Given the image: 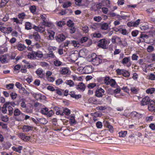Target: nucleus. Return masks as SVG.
Segmentation results:
<instances>
[{
    "mask_svg": "<svg viewBox=\"0 0 155 155\" xmlns=\"http://www.w3.org/2000/svg\"><path fill=\"white\" fill-rule=\"evenodd\" d=\"M43 71L41 68L38 69L35 71L36 73L41 78H42L43 77Z\"/></svg>",
    "mask_w": 155,
    "mask_h": 155,
    "instance_id": "16",
    "label": "nucleus"
},
{
    "mask_svg": "<svg viewBox=\"0 0 155 155\" xmlns=\"http://www.w3.org/2000/svg\"><path fill=\"white\" fill-rule=\"evenodd\" d=\"M48 111V109L46 107H45L41 109L40 110V112L43 114L47 115Z\"/></svg>",
    "mask_w": 155,
    "mask_h": 155,
    "instance_id": "30",
    "label": "nucleus"
},
{
    "mask_svg": "<svg viewBox=\"0 0 155 155\" xmlns=\"http://www.w3.org/2000/svg\"><path fill=\"white\" fill-rule=\"evenodd\" d=\"M10 96L12 99L14 100L17 97V94L15 93L12 92L10 94Z\"/></svg>",
    "mask_w": 155,
    "mask_h": 155,
    "instance_id": "38",
    "label": "nucleus"
},
{
    "mask_svg": "<svg viewBox=\"0 0 155 155\" xmlns=\"http://www.w3.org/2000/svg\"><path fill=\"white\" fill-rule=\"evenodd\" d=\"M153 100H151L148 96H146L143 98L141 104L142 105L144 106L149 104Z\"/></svg>",
    "mask_w": 155,
    "mask_h": 155,
    "instance_id": "8",
    "label": "nucleus"
},
{
    "mask_svg": "<svg viewBox=\"0 0 155 155\" xmlns=\"http://www.w3.org/2000/svg\"><path fill=\"white\" fill-rule=\"evenodd\" d=\"M64 111H63L62 110H61L59 109L58 111H57L56 114L57 115H60L61 116H63L64 115Z\"/></svg>",
    "mask_w": 155,
    "mask_h": 155,
    "instance_id": "44",
    "label": "nucleus"
},
{
    "mask_svg": "<svg viewBox=\"0 0 155 155\" xmlns=\"http://www.w3.org/2000/svg\"><path fill=\"white\" fill-rule=\"evenodd\" d=\"M26 15L24 12L19 13L18 15V20L17 18H12L14 22H16L17 24H22L23 20L24 19Z\"/></svg>",
    "mask_w": 155,
    "mask_h": 155,
    "instance_id": "2",
    "label": "nucleus"
},
{
    "mask_svg": "<svg viewBox=\"0 0 155 155\" xmlns=\"http://www.w3.org/2000/svg\"><path fill=\"white\" fill-rule=\"evenodd\" d=\"M61 62L58 60H56L54 61V64L55 66H59L61 64Z\"/></svg>",
    "mask_w": 155,
    "mask_h": 155,
    "instance_id": "42",
    "label": "nucleus"
},
{
    "mask_svg": "<svg viewBox=\"0 0 155 155\" xmlns=\"http://www.w3.org/2000/svg\"><path fill=\"white\" fill-rule=\"evenodd\" d=\"M16 46L18 50L20 51H22L26 48V46L20 43H18L17 45Z\"/></svg>",
    "mask_w": 155,
    "mask_h": 155,
    "instance_id": "15",
    "label": "nucleus"
},
{
    "mask_svg": "<svg viewBox=\"0 0 155 155\" xmlns=\"http://www.w3.org/2000/svg\"><path fill=\"white\" fill-rule=\"evenodd\" d=\"M43 25L45 27H50L51 25V22H47V20L43 22Z\"/></svg>",
    "mask_w": 155,
    "mask_h": 155,
    "instance_id": "41",
    "label": "nucleus"
},
{
    "mask_svg": "<svg viewBox=\"0 0 155 155\" xmlns=\"http://www.w3.org/2000/svg\"><path fill=\"white\" fill-rule=\"evenodd\" d=\"M122 72V75L125 77H128L130 75L129 73L126 70H124V71Z\"/></svg>",
    "mask_w": 155,
    "mask_h": 155,
    "instance_id": "35",
    "label": "nucleus"
},
{
    "mask_svg": "<svg viewBox=\"0 0 155 155\" xmlns=\"http://www.w3.org/2000/svg\"><path fill=\"white\" fill-rule=\"evenodd\" d=\"M138 31L137 30H135L134 31H133L132 32L131 34L133 36V37H136V36L138 34Z\"/></svg>",
    "mask_w": 155,
    "mask_h": 155,
    "instance_id": "56",
    "label": "nucleus"
},
{
    "mask_svg": "<svg viewBox=\"0 0 155 155\" xmlns=\"http://www.w3.org/2000/svg\"><path fill=\"white\" fill-rule=\"evenodd\" d=\"M55 39L58 43H61L65 39V37L63 33L58 34L55 37Z\"/></svg>",
    "mask_w": 155,
    "mask_h": 155,
    "instance_id": "5",
    "label": "nucleus"
},
{
    "mask_svg": "<svg viewBox=\"0 0 155 155\" xmlns=\"http://www.w3.org/2000/svg\"><path fill=\"white\" fill-rule=\"evenodd\" d=\"M96 126L98 128H101L102 127V123L98 121L96 123Z\"/></svg>",
    "mask_w": 155,
    "mask_h": 155,
    "instance_id": "62",
    "label": "nucleus"
},
{
    "mask_svg": "<svg viewBox=\"0 0 155 155\" xmlns=\"http://www.w3.org/2000/svg\"><path fill=\"white\" fill-rule=\"evenodd\" d=\"M91 61L94 65H97L101 63L102 60L99 57H97L95 53H93L91 56Z\"/></svg>",
    "mask_w": 155,
    "mask_h": 155,
    "instance_id": "1",
    "label": "nucleus"
},
{
    "mask_svg": "<svg viewBox=\"0 0 155 155\" xmlns=\"http://www.w3.org/2000/svg\"><path fill=\"white\" fill-rule=\"evenodd\" d=\"M67 25L69 27H73L74 25V23L73 21L71 20H68L67 22Z\"/></svg>",
    "mask_w": 155,
    "mask_h": 155,
    "instance_id": "40",
    "label": "nucleus"
},
{
    "mask_svg": "<svg viewBox=\"0 0 155 155\" xmlns=\"http://www.w3.org/2000/svg\"><path fill=\"white\" fill-rule=\"evenodd\" d=\"M154 50V47L152 45L148 46L147 48V50L148 52H151Z\"/></svg>",
    "mask_w": 155,
    "mask_h": 155,
    "instance_id": "36",
    "label": "nucleus"
},
{
    "mask_svg": "<svg viewBox=\"0 0 155 155\" xmlns=\"http://www.w3.org/2000/svg\"><path fill=\"white\" fill-rule=\"evenodd\" d=\"M96 86V84L95 83H92L89 84L87 85V87L90 89Z\"/></svg>",
    "mask_w": 155,
    "mask_h": 155,
    "instance_id": "53",
    "label": "nucleus"
},
{
    "mask_svg": "<svg viewBox=\"0 0 155 155\" xmlns=\"http://www.w3.org/2000/svg\"><path fill=\"white\" fill-rule=\"evenodd\" d=\"M48 33L50 34L49 35V38L51 40L53 39L51 38H54V32L53 31H51V32H49Z\"/></svg>",
    "mask_w": 155,
    "mask_h": 155,
    "instance_id": "48",
    "label": "nucleus"
},
{
    "mask_svg": "<svg viewBox=\"0 0 155 155\" xmlns=\"http://www.w3.org/2000/svg\"><path fill=\"white\" fill-rule=\"evenodd\" d=\"M148 79L151 80H155V75L153 74H150L149 75Z\"/></svg>",
    "mask_w": 155,
    "mask_h": 155,
    "instance_id": "46",
    "label": "nucleus"
},
{
    "mask_svg": "<svg viewBox=\"0 0 155 155\" xmlns=\"http://www.w3.org/2000/svg\"><path fill=\"white\" fill-rule=\"evenodd\" d=\"M45 30V26L43 25L41 26L40 25H38V31L41 33L44 32Z\"/></svg>",
    "mask_w": 155,
    "mask_h": 155,
    "instance_id": "19",
    "label": "nucleus"
},
{
    "mask_svg": "<svg viewBox=\"0 0 155 155\" xmlns=\"http://www.w3.org/2000/svg\"><path fill=\"white\" fill-rule=\"evenodd\" d=\"M110 80V79L109 77H106L105 78L104 80L105 84L107 85H109V81Z\"/></svg>",
    "mask_w": 155,
    "mask_h": 155,
    "instance_id": "43",
    "label": "nucleus"
},
{
    "mask_svg": "<svg viewBox=\"0 0 155 155\" xmlns=\"http://www.w3.org/2000/svg\"><path fill=\"white\" fill-rule=\"evenodd\" d=\"M130 59L129 57H125L122 61V63L123 64H126L130 62Z\"/></svg>",
    "mask_w": 155,
    "mask_h": 155,
    "instance_id": "25",
    "label": "nucleus"
},
{
    "mask_svg": "<svg viewBox=\"0 0 155 155\" xmlns=\"http://www.w3.org/2000/svg\"><path fill=\"white\" fill-rule=\"evenodd\" d=\"M99 42L97 45L99 47L104 49L107 48L106 44H107V41L105 39H101L99 41Z\"/></svg>",
    "mask_w": 155,
    "mask_h": 155,
    "instance_id": "7",
    "label": "nucleus"
},
{
    "mask_svg": "<svg viewBox=\"0 0 155 155\" xmlns=\"http://www.w3.org/2000/svg\"><path fill=\"white\" fill-rule=\"evenodd\" d=\"M65 24V22L63 21H60L57 23V25L58 26L61 27L63 25Z\"/></svg>",
    "mask_w": 155,
    "mask_h": 155,
    "instance_id": "51",
    "label": "nucleus"
},
{
    "mask_svg": "<svg viewBox=\"0 0 155 155\" xmlns=\"http://www.w3.org/2000/svg\"><path fill=\"white\" fill-rule=\"evenodd\" d=\"M8 106L14 107L16 105V104L14 102H6Z\"/></svg>",
    "mask_w": 155,
    "mask_h": 155,
    "instance_id": "58",
    "label": "nucleus"
},
{
    "mask_svg": "<svg viewBox=\"0 0 155 155\" xmlns=\"http://www.w3.org/2000/svg\"><path fill=\"white\" fill-rule=\"evenodd\" d=\"M14 118H15L16 121H20L22 120L24 118L23 117V118H21V117L17 118V116L20 115V117L21 116L23 117V116H24V115L21 113L20 110L18 108L16 109L15 110V111L14 112Z\"/></svg>",
    "mask_w": 155,
    "mask_h": 155,
    "instance_id": "3",
    "label": "nucleus"
},
{
    "mask_svg": "<svg viewBox=\"0 0 155 155\" xmlns=\"http://www.w3.org/2000/svg\"><path fill=\"white\" fill-rule=\"evenodd\" d=\"M21 102V106L23 108H25L26 107V105L25 103V100L23 98L21 99L20 101Z\"/></svg>",
    "mask_w": 155,
    "mask_h": 155,
    "instance_id": "28",
    "label": "nucleus"
},
{
    "mask_svg": "<svg viewBox=\"0 0 155 155\" xmlns=\"http://www.w3.org/2000/svg\"><path fill=\"white\" fill-rule=\"evenodd\" d=\"M33 36L34 39L36 41H40L41 37L38 32H34Z\"/></svg>",
    "mask_w": 155,
    "mask_h": 155,
    "instance_id": "14",
    "label": "nucleus"
},
{
    "mask_svg": "<svg viewBox=\"0 0 155 155\" xmlns=\"http://www.w3.org/2000/svg\"><path fill=\"white\" fill-rule=\"evenodd\" d=\"M149 127L153 130H155V124L152 123L150 124Z\"/></svg>",
    "mask_w": 155,
    "mask_h": 155,
    "instance_id": "64",
    "label": "nucleus"
},
{
    "mask_svg": "<svg viewBox=\"0 0 155 155\" xmlns=\"http://www.w3.org/2000/svg\"><path fill=\"white\" fill-rule=\"evenodd\" d=\"M0 61L2 63H4L6 61V58L4 55H2V57L0 56Z\"/></svg>",
    "mask_w": 155,
    "mask_h": 155,
    "instance_id": "50",
    "label": "nucleus"
},
{
    "mask_svg": "<svg viewBox=\"0 0 155 155\" xmlns=\"http://www.w3.org/2000/svg\"><path fill=\"white\" fill-rule=\"evenodd\" d=\"M65 83L70 87H73L74 85V83L71 80H67L65 81Z\"/></svg>",
    "mask_w": 155,
    "mask_h": 155,
    "instance_id": "24",
    "label": "nucleus"
},
{
    "mask_svg": "<svg viewBox=\"0 0 155 155\" xmlns=\"http://www.w3.org/2000/svg\"><path fill=\"white\" fill-rule=\"evenodd\" d=\"M63 81L61 79H58L56 81V84L58 85L62 83Z\"/></svg>",
    "mask_w": 155,
    "mask_h": 155,
    "instance_id": "63",
    "label": "nucleus"
},
{
    "mask_svg": "<svg viewBox=\"0 0 155 155\" xmlns=\"http://www.w3.org/2000/svg\"><path fill=\"white\" fill-rule=\"evenodd\" d=\"M148 109L150 111L155 112V102L153 100L151 101L148 104Z\"/></svg>",
    "mask_w": 155,
    "mask_h": 155,
    "instance_id": "9",
    "label": "nucleus"
},
{
    "mask_svg": "<svg viewBox=\"0 0 155 155\" xmlns=\"http://www.w3.org/2000/svg\"><path fill=\"white\" fill-rule=\"evenodd\" d=\"M54 113V112L52 110H49V111H48L47 115L48 117H51L52 115Z\"/></svg>",
    "mask_w": 155,
    "mask_h": 155,
    "instance_id": "60",
    "label": "nucleus"
},
{
    "mask_svg": "<svg viewBox=\"0 0 155 155\" xmlns=\"http://www.w3.org/2000/svg\"><path fill=\"white\" fill-rule=\"evenodd\" d=\"M0 2V8L5 6L9 0H1Z\"/></svg>",
    "mask_w": 155,
    "mask_h": 155,
    "instance_id": "18",
    "label": "nucleus"
},
{
    "mask_svg": "<svg viewBox=\"0 0 155 155\" xmlns=\"http://www.w3.org/2000/svg\"><path fill=\"white\" fill-rule=\"evenodd\" d=\"M116 31H119L123 35H126L127 33V31L126 29H121L117 28Z\"/></svg>",
    "mask_w": 155,
    "mask_h": 155,
    "instance_id": "26",
    "label": "nucleus"
},
{
    "mask_svg": "<svg viewBox=\"0 0 155 155\" xmlns=\"http://www.w3.org/2000/svg\"><path fill=\"white\" fill-rule=\"evenodd\" d=\"M71 44H73V45L74 47H78L80 45L79 44V43L77 41H71Z\"/></svg>",
    "mask_w": 155,
    "mask_h": 155,
    "instance_id": "34",
    "label": "nucleus"
},
{
    "mask_svg": "<svg viewBox=\"0 0 155 155\" xmlns=\"http://www.w3.org/2000/svg\"><path fill=\"white\" fill-rule=\"evenodd\" d=\"M105 92L104 90L101 87H98L95 91V96L98 97H102Z\"/></svg>",
    "mask_w": 155,
    "mask_h": 155,
    "instance_id": "4",
    "label": "nucleus"
},
{
    "mask_svg": "<svg viewBox=\"0 0 155 155\" xmlns=\"http://www.w3.org/2000/svg\"><path fill=\"white\" fill-rule=\"evenodd\" d=\"M76 31V28L73 27H71L69 28V32L71 34L74 33Z\"/></svg>",
    "mask_w": 155,
    "mask_h": 155,
    "instance_id": "55",
    "label": "nucleus"
},
{
    "mask_svg": "<svg viewBox=\"0 0 155 155\" xmlns=\"http://www.w3.org/2000/svg\"><path fill=\"white\" fill-rule=\"evenodd\" d=\"M127 133V132L126 131H121L119 133V136L121 137H124L126 136Z\"/></svg>",
    "mask_w": 155,
    "mask_h": 155,
    "instance_id": "33",
    "label": "nucleus"
},
{
    "mask_svg": "<svg viewBox=\"0 0 155 155\" xmlns=\"http://www.w3.org/2000/svg\"><path fill=\"white\" fill-rule=\"evenodd\" d=\"M43 54L42 52L40 51H38L36 55V57L41 58L43 57Z\"/></svg>",
    "mask_w": 155,
    "mask_h": 155,
    "instance_id": "32",
    "label": "nucleus"
},
{
    "mask_svg": "<svg viewBox=\"0 0 155 155\" xmlns=\"http://www.w3.org/2000/svg\"><path fill=\"white\" fill-rule=\"evenodd\" d=\"M88 40V38L86 37H84L82 38L80 41V42L82 43L86 42Z\"/></svg>",
    "mask_w": 155,
    "mask_h": 155,
    "instance_id": "47",
    "label": "nucleus"
},
{
    "mask_svg": "<svg viewBox=\"0 0 155 155\" xmlns=\"http://www.w3.org/2000/svg\"><path fill=\"white\" fill-rule=\"evenodd\" d=\"M38 121V124H46L48 122V121L45 118H41L37 119Z\"/></svg>",
    "mask_w": 155,
    "mask_h": 155,
    "instance_id": "17",
    "label": "nucleus"
},
{
    "mask_svg": "<svg viewBox=\"0 0 155 155\" xmlns=\"http://www.w3.org/2000/svg\"><path fill=\"white\" fill-rule=\"evenodd\" d=\"M105 126L107 128H108L109 130L111 133L113 132L114 130L113 127V126L110 124L109 122L107 121H106L105 124Z\"/></svg>",
    "mask_w": 155,
    "mask_h": 155,
    "instance_id": "12",
    "label": "nucleus"
},
{
    "mask_svg": "<svg viewBox=\"0 0 155 155\" xmlns=\"http://www.w3.org/2000/svg\"><path fill=\"white\" fill-rule=\"evenodd\" d=\"M19 91L20 93L23 95L28 96L29 94V92L23 87H21Z\"/></svg>",
    "mask_w": 155,
    "mask_h": 155,
    "instance_id": "11",
    "label": "nucleus"
},
{
    "mask_svg": "<svg viewBox=\"0 0 155 155\" xmlns=\"http://www.w3.org/2000/svg\"><path fill=\"white\" fill-rule=\"evenodd\" d=\"M99 25H101V29L104 30H107L108 29L109 26L108 24L106 23H104L101 25L100 24L96 23L94 25L93 28H94L95 30V27H96L97 28V26H99Z\"/></svg>",
    "mask_w": 155,
    "mask_h": 155,
    "instance_id": "6",
    "label": "nucleus"
},
{
    "mask_svg": "<svg viewBox=\"0 0 155 155\" xmlns=\"http://www.w3.org/2000/svg\"><path fill=\"white\" fill-rule=\"evenodd\" d=\"M14 86V84H7L6 85V87L9 90L12 89L13 88Z\"/></svg>",
    "mask_w": 155,
    "mask_h": 155,
    "instance_id": "39",
    "label": "nucleus"
},
{
    "mask_svg": "<svg viewBox=\"0 0 155 155\" xmlns=\"http://www.w3.org/2000/svg\"><path fill=\"white\" fill-rule=\"evenodd\" d=\"M8 105L6 103H5L3 105V107H2L1 110L2 111L3 113V114H6L7 111V110L6 109Z\"/></svg>",
    "mask_w": 155,
    "mask_h": 155,
    "instance_id": "22",
    "label": "nucleus"
},
{
    "mask_svg": "<svg viewBox=\"0 0 155 155\" xmlns=\"http://www.w3.org/2000/svg\"><path fill=\"white\" fill-rule=\"evenodd\" d=\"M30 9L31 12L32 13H34L36 11V7L34 5L31 6L30 7Z\"/></svg>",
    "mask_w": 155,
    "mask_h": 155,
    "instance_id": "45",
    "label": "nucleus"
},
{
    "mask_svg": "<svg viewBox=\"0 0 155 155\" xmlns=\"http://www.w3.org/2000/svg\"><path fill=\"white\" fill-rule=\"evenodd\" d=\"M33 127L28 125H24L23 127V130L24 132H28L30 130H32Z\"/></svg>",
    "mask_w": 155,
    "mask_h": 155,
    "instance_id": "13",
    "label": "nucleus"
},
{
    "mask_svg": "<svg viewBox=\"0 0 155 155\" xmlns=\"http://www.w3.org/2000/svg\"><path fill=\"white\" fill-rule=\"evenodd\" d=\"M7 107L8 110V115L10 116L12 115L13 113V108L12 106L10 105L8 106Z\"/></svg>",
    "mask_w": 155,
    "mask_h": 155,
    "instance_id": "23",
    "label": "nucleus"
},
{
    "mask_svg": "<svg viewBox=\"0 0 155 155\" xmlns=\"http://www.w3.org/2000/svg\"><path fill=\"white\" fill-rule=\"evenodd\" d=\"M64 114L67 115H69L70 113V110L68 108H65L64 110Z\"/></svg>",
    "mask_w": 155,
    "mask_h": 155,
    "instance_id": "49",
    "label": "nucleus"
},
{
    "mask_svg": "<svg viewBox=\"0 0 155 155\" xmlns=\"http://www.w3.org/2000/svg\"><path fill=\"white\" fill-rule=\"evenodd\" d=\"M1 120L5 122H7L8 121L9 118L8 117L7 115L5 116L2 115Z\"/></svg>",
    "mask_w": 155,
    "mask_h": 155,
    "instance_id": "27",
    "label": "nucleus"
},
{
    "mask_svg": "<svg viewBox=\"0 0 155 155\" xmlns=\"http://www.w3.org/2000/svg\"><path fill=\"white\" fill-rule=\"evenodd\" d=\"M75 85L76 88L78 90H80L83 91L85 89V87L84 84L82 82L79 83L78 85Z\"/></svg>",
    "mask_w": 155,
    "mask_h": 155,
    "instance_id": "10",
    "label": "nucleus"
},
{
    "mask_svg": "<svg viewBox=\"0 0 155 155\" xmlns=\"http://www.w3.org/2000/svg\"><path fill=\"white\" fill-rule=\"evenodd\" d=\"M68 70L67 68H63L61 71V74H67V73H68Z\"/></svg>",
    "mask_w": 155,
    "mask_h": 155,
    "instance_id": "37",
    "label": "nucleus"
},
{
    "mask_svg": "<svg viewBox=\"0 0 155 155\" xmlns=\"http://www.w3.org/2000/svg\"><path fill=\"white\" fill-rule=\"evenodd\" d=\"M148 37H149L147 35L141 33L140 36L139 38L143 39L144 38H148Z\"/></svg>",
    "mask_w": 155,
    "mask_h": 155,
    "instance_id": "59",
    "label": "nucleus"
},
{
    "mask_svg": "<svg viewBox=\"0 0 155 155\" xmlns=\"http://www.w3.org/2000/svg\"><path fill=\"white\" fill-rule=\"evenodd\" d=\"M25 29L27 30L31 29L32 28L31 23L29 22H27L25 24Z\"/></svg>",
    "mask_w": 155,
    "mask_h": 155,
    "instance_id": "20",
    "label": "nucleus"
},
{
    "mask_svg": "<svg viewBox=\"0 0 155 155\" xmlns=\"http://www.w3.org/2000/svg\"><path fill=\"white\" fill-rule=\"evenodd\" d=\"M94 21H96L99 22L102 19L101 17L100 16H95L94 18Z\"/></svg>",
    "mask_w": 155,
    "mask_h": 155,
    "instance_id": "57",
    "label": "nucleus"
},
{
    "mask_svg": "<svg viewBox=\"0 0 155 155\" xmlns=\"http://www.w3.org/2000/svg\"><path fill=\"white\" fill-rule=\"evenodd\" d=\"M25 134L22 133H20L18 134V136L23 140L24 139H25L24 137H25Z\"/></svg>",
    "mask_w": 155,
    "mask_h": 155,
    "instance_id": "61",
    "label": "nucleus"
},
{
    "mask_svg": "<svg viewBox=\"0 0 155 155\" xmlns=\"http://www.w3.org/2000/svg\"><path fill=\"white\" fill-rule=\"evenodd\" d=\"M71 4V3L70 2H67L63 5V7L64 8H66L70 6Z\"/></svg>",
    "mask_w": 155,
    "mask_h": 155,
    "instance_id": "54",
    "label": "nucleus"
},
{
    "mask_svg": "<svg viewBox=\"0 0 155 155\" xmlns=\"http://www.w3.org/2000/svg\"><path fill=\"white\" fill-rule=\"evenodd\" d=\"M155 91V88H151L148 89L146 91V92L148 94H152L154 93Z\"/></svg>",
    "mask_w": 155,
    "mask_h": 155,
    "instance_id": "29",
    "label": "nucleus"
},
{
    "mask_svg": "<svg viewBox=\"0 0 155 155\" xmlns=\"http://www.w3.org/2000/svg\"><path fill=\"white\" fill-rule=\"evenodd\" d=\"M70 122L72 124H75L76 123V122L75 121L74 118L73 117H72L70 119Z\"/></svg>",
    "mask_w": 155,
    "mask_h": 155,
    "instance_id": "52",
    "label": "nucleus"
},
{
    "mask_svg": "<svg viewBox=\"0 0 155 155\" xmlns=\"http://www.w3.org/2000/svg\"><path fill=\"white\" fill-rule=\"evenodd\" d=\"M116 82L115 80L113 79H110L109 81V85H110L111 87L114 86L116 84Z\"/></svg>",
    "mask_w": 155,
    "mask_h": 155,
    "instance_id": "31",
    "label": "nucleus"
},
{
    "mask_svg": "<svg viewBox=\"0 0 155 155\" xmlns=\"http://www.w3.org/2000/svg\"><path fill=\"white\" fill-rule=\"evenodd\" d=\"M22 148L23 147L22 146H19L18 147H13L12 148L14 150L19 153H21V150H22Z\"/></svg>",
    "mask_w": 155,
    "mask_h": 155,
    "instance_id": "21",
    "label": "nucleus"
}]
</instances>
